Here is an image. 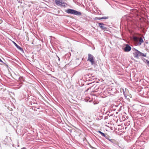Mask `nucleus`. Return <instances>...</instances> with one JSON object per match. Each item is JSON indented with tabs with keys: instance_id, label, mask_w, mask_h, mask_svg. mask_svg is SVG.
Returning <instances> with one entry per match:
<instances>
[{
	"instance_id": "f257e3e1",
	"label": "nucleus",
	"mask_w": 149,
	"mask_h": 149,
	"mask_svg": "<svg viewBox=\"0 0 149 149\" xmlns=\"http://www.w3.org/2000/svg\"><path fill=\"white\" fill-rule=\"evenodd\" d=\"M65 11L68 14H73L75 15H81V13L80 12L70 9H68L66 10Z\"/></svg>"
},
{
	"instance_id": "20e7f679",
	"label": "nucleus",
	"mask_w": 149,
	"mask_h": 149,
	"mask_svg": "<svg viewBox=\"0 0 149 149\" xmlns=\"http://www.w3.org/2000/svg\"><path fill=\"white\" fill-rule=\"evenodd\" d=\"M124 49L125 52H128L131 50V47L128 44H126Z\"/></svg>"
},
{
	"instance_id": "f03ea898",
	"label": "nucleus",
	"mask_w": 149,
	"mask_h": 149,
	"mask_svg": "<svg viewBox=\"0 0 149 149\" xmlns=\"http://www.w3.org/2000/svg\"><path fill=\"white\" fill-rule=\"evenodd\" d=\"M55 1L57 6L63 7L66 6V4L63 0H55Z\"/></svg>"
},
{
	"instance_id": "6e6552de",
	"label": "nucleus",
	"mask_w": 149,
	"mask_h": 149,
	"mask_svg": "<svg viewBox=\"0 0 149 149\" xmlns=\"http://www.w3.org/2000/svg\"><path fill=\"white\" fill-rule=\"evenodd\" d=\"M136 52L133 53V54L134 57L137 58H138V56H139V51L138 50H136Z\"/></svg>"
},
{
	"instance_id": "dca6fc26",
	"label": "nucleus",
	"mask_w": 149,
	"mask_h": 149,
	"mask_svg": "<svg viewBox=\"0 0 149 149\" xmlns=\"http://www.w3.org/2000/svg\"><path fill=\"white\" fill-rule=\"evenodd\" d=\"M95 20H100L102 19L101 17H96L95 18Z\"/></svg>"
},
{
	"instance_id": "aec40b11",
	"label": "nucleus",
	"mask_w": 149,
	"mask_h": 149,
	"mask_svg": "<svg viewBox=\"0 0 149 149\" xmlns=\"http://www.w3.org/2000/svg\"><path fill=\"white\" fill-rule=\"evenodd\" d=\"M146 62L147 63L148 65H149V61L148 60H146Z\"/></svg>"
},
{
	"instance_id": "ddd939ff",
	"label": "nucleus",
	"mask_w": 149,
	"mask_h": 149,
	"mask_svg": "<svg viewBox=\"0 0 149 149\" xmlns=\"http://www.w3.org/2000/svg\"><path fill=\"white\" fill-rule=\"evenodd\" d=\"M97 132L100 133L102 136L104 137H105L107 135V134L106 135L104 133H103V132H101L100 131H98Z\"/></svg>"
},
{
	"instance_id": "1a4fd4ad",
	"label": "nucleus",
	"mask_w": 149,
	"mask_h": 149,
	"mask_svg": "<svg viewBox=\"0 0 149 149\" xmlns=\"http://www.w3.org/2000/svg\"><path fill=\"white\" fill-rule=\"evenodd\" d=\"M98 116L97 118V120H101L102 118L103 114L102 113H99Z\"/></svg>"
},
{
	"instance_id": "4468645a",
	"label": "nucleus",
	"mask_w": 149,
	"mask_h": 149,
	"mask_svg": "<svg viewBox=\"0 0 149 149\" xmlns=\"http://www.w3.org/2000/svg\"><path fill=\"white\" fill-rule=\"evenodd\" d=\"M139 56H142L144 57H146V54H144L143 53L140 52L139 51Z\"/></svg>"
},
{
	"instance_id": "412c9836",
	"label": "nucleus",
	"mask_w": 149,
	"mask_h": 149,
	"mask_svg": "<svg viewBox=\"0 0 149 149\" xmlns=\"http://www.w3.org/2000/svg\"><path fill=\"white\" fill-rule=\"evenodd\" d=\"M142 59L145 62H146V60L145 59L143 58Z\"/></svg>"
},
{
	"instance_id": "393cba45",
	"label": "nucleus",
	"mask_w": 149,
	"mask_h": 149,
	"mask_svg": "<svg viewBox=\"0 0 149 149\" xmlns=\"http://www.w3.org/2000/svg\"><path fill=\"white\" fill-rule=\"evenodd\" d=\"M148 65V66L149 67V65Z\"/></svg>"
},
{
	"instance_id": "b1692460",
	"label": "nucleus",
	"mask_w": 149,
	"mask_h": 149,
	"mask_svg": "<svg viewBox=\"0 0 149 149\" xmlns=\"http://www.w3.org/2000/svg\"><path fill=\"white\" fill-rule=\"evenodd\" d=\"M22 149H26L25 148H22Z\"/></svg>"
},
{
	"instance_id": "f8f14e48",
	"label": "nucleus",
	"mask_w": 149,
	"mask_h": 149,
	"mask_svg": "<svg viewBox=\"0 0 149 149\" xmlns=\"http://www.w3.org/2000/svg\"><path fill=\"white\" fill-rule=\"evenodd\" d=\"M143 41L142 38L140 37L139 39V45H141L142 43H143Z\"/></svg>"
},
{
	"instance_id": "0eeeda50",
	"label": "nucleus",
	"mask_w": 149,
	"mask_h": 149,
	"mask_svg": "<svg viewBox=\"0 0 149 149\" xmlns=\"http://www.w3.org/2000/svg\"><path fill=\"white\" fill-rule=\"evenodd\" d=\"M13 43L14 44V45L19 50H20L22 52H23V49L21 47H20L18 45H17L16 43H15V42H13Z\"/></svg>"
},
{
	"instance_id": "4be33fe9",
	"label": "nucleus",
	"mask_w": 149,
	"mask_h": 149,
	"mask_svg": "<svg viewBox=\"0 0 149 149\" xmlns=\"http://www.w3.org/2000/svg\"><path fill=\"white\" fill-rule=\"evenodd\" d=\"M0 62H2L3 63V61H2V60L1 59V58H0Z\"/></svg>"
},
{
	"instance_id": "5701e85b",
	"label": "nucleus",
	"mask_w": 149,
	"mask_h": 149,
	"mask_svg": "<svg viewBox=\"0 0 149 149\" xmlns=\"http://www.w3.org/2000/svg\"><path fill=\"white\" fill-rule=\"evenodd\" d=\"M57 57L58 58V61H60V59L59 58L58 56H57Z\"/></svg>"
},
{
	"instance_id": "9b49d317",
	"label": "nucleus",
	"mask_w": 149,
	"mask_h": 149,
	"mask_svg": "<svg viewBox=\"0 0 149 149\" xmlns=\"http://www.w3.org/2000/svg\"><path fill=\"white\" fill-rule=\"evenodd\" d=\"M111 113V112L110 111H107L106 112L105 114L107 115V116H112L113 114L112 113L110 114Z\"/></svg>"
},
{
	"instance_id": "9d476101",
	"label": "nucleus",
	"mask_w": 149,
	"mask_h": 149,
	"mask_svg": "<svg viewBox=\"0 0 149 149\" xmlns=\"http://www.w3.org/2000/svg\"><path fill=\"white\" fill-rule=\"evenodd\" d=\"M141 142H140V141H136V142L134 144V145L133 147H134L136 146H141Z\"/></svg>"
},
{
	"instance_id": "423d86ee",
	"label": "nucleus",
	"mask_w": 149,
	"mask_h": 149,
	"mask_svg": "<svg viewBox=\"0 0 149 149\" xmlns=\"http://www.w3.org/2000/svg\"><path fill=\"white\" fill-rule=\"evenodd\" d=\"M105 138L106 139H107L108 140H109V141H110L111 143H112L113 144L115 143V141L113 139H110L109 138V136H108L107 135L106 136Z\"/></svg>"
},
{
	"instance_id": "f3484780",
	"label": "nucleus",
	"mask_w": 149,
	"mask_h": 149,
	"mask_svg": "<svg viewBox=\"0 0 149 149\" xmlns=\"http://www.w3.org/2000/svg\"><path fill=\"white\" fill-rule=\"evenodd\" d=\"M99 89V88L98 87L95 90H94L93 91V92H95L97 91V89Z\"/></svg>"
},
{
	"instance_id": "a211bd4d",
	"label": "nucleus",
	"mask_w": 149,
	"mask_h": 149,
	"mask_svg": "<svg viewBox=\"0 0 149 149\" xmlns=\"http://www.w3.org/2000/svg\"><path fill=\"white\" fill-rule=\"evenodd\" d=\"M17 1H18V3H22V0H17Z\"/></svg>"
},
{
	"instance_id": "39448f33",
	"label": "nucleus",
	"mask_w": 149,
	"mask_h": 149,
	"mask_svg": "<svg viewBox=\"0 0 149 149\" xmlns=\"http://www.w3.org/2000/svg\"><path fill=\"white\" fill-rule=\"evenodd\" d=\"M106 25V24H103L102 23H98L99 26L102 30L106 29H107V27L104 26V25Z\"/></svg>"
},
{
	"instance_id": "7ed1b4c3",
	"label": "nucleus",
	"mask_w": 149,
	"mask_h": 149,
	"mask_svg": "<svg viewBox=\"0 0 149 149\" xmlns=\"http://www.w3.org/2000/svg\"><path fill=\"white\" fill-rule=\"evenodd\" d=\"M87 61H89L92 65H93L95 64L94 57L90 54H88Z\"/></svg>"
},
{
	"instance_id": "2eb2a0df",
	"label": "nucleus",
	"mask_w": 149,
	"mask_h": 149,
	"mask_svg": "<svg viewBox=\"0 0 149 149\" xmlns=\"http://www.w3.org/2000/svg\"><path fill=\"white\" fill-rule=\"evenodd\" d=\"M109 18V17H101L102 19H107Z\"/></svg>"
},
{
	"instance_id": "6ab92c4d",
	"label": "nucleus",
	"mask_w": 149,
	"mask_h": 149,
	"mask_svg": "<svg viewBox=\"0 0 149 149\" xmlns=\"http://www.w3.org/2000/svg\"><path fill=\"white\" fill-rule=\"evenodd\" d=\"M123 94H124V95L125 97H127V95H126V93H125V92L124 91H123Z\"/></svg>"
}]
</instances>
